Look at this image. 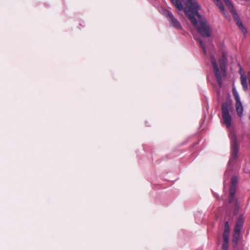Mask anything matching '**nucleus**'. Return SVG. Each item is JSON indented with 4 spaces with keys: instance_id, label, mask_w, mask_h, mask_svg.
<instances>
[{
    "instance_id": "1",
    "label": "nucleus",
    "mask_w": 250,
    "mask_h": 250,
    "mask_svg": "<svg viewBox=\"0 0 250 250\" xmlns=\"http://www.w3.org/2000/svg\"><path fill=\"white\" fill-rule=\"evenodd\" d=\"M170 0L178 10L184 9L185 14L195 29L193 33L194 39L203 49V19L198 11L200 7L198 3L195 0H186L185 6L183 8L181 1L182 0Z\"/></svg>"
},
{
    "instance_id": "2",
    "label": "nucleus",
    "mask_w": 250,
    "mask_h": 250,
    "mask_svg": "<svg viewBox=\"0 0 250 250\" xmlns=\"http://www.w3.org/2000/svg\"><path fill=\"white\" fill-rule=\"evenodd\" d=\"M211 62L213 69V72L216 80L220 87L222 85L223 81L225 80L227 78L226 69L227 66V59L223 55L222 57L219 60L220 68L217 64L214 58L211 57Z\"/></svg>"
},
{
    "instance_id": "3",
    "label": "nucleus",
    "mask_w": 250,
    "mask_h": 250,
    "mask_svg": "<svg viewBox=\"0 0 250 250\" xmlns=\"http://www.w3.org/2000/svg\"><path fill=\"white\" fill-rule=\"evenodd\" d=\"M233 110V106L229 103H224L222 106V118L223 123L228 129H230L231 125V117L229 112Z\"/></svg>"
},
{
    "instance_id": "4",
    "label": "nucleus",
    "mask_w": 250,
    "mask_h": 250,
    "mask_svg": "<svg viewBox=\"0 0 250 250\" xmlns=\"http://www.w3.org/2000/svg\"><path fill=\"white\" fill-rule=\"evenodd\" d=\"M229 136L231 142V156L235 159L238 156L239 148L238 138L235 131L232 129H230Z\"/></svg>"
},
{
    "instance_id": "5",
    "label": "nucleus",
    "mask_w": 250,
    "mask_h": 250,
    "mask_svg": "<svg viewBox=\"0 0 250 250\" xmlns=\"http://www.w3.org/2000/svg\"><path fill=\"white\" fill-rule=\"evenodd\" d=\"M229 8L230 9V11L232 14L233 19L236 21V23L239 29L243 32L244 34L246 32V29L244 27L242 22L241 21L238 15L236 13L232 3H231L230 6H228Z\"/></svg>"
},
{
    "instance_id": "6",
    "label": "nucleus",
    "mask_w": 250,
    "mask_h": 250,
    "mask_svg": "<svg viewBox=\"0 0 250 250\" xmlns=\"http://www.w3.org/2000/svg\"><path fill=\"white\" fill-rule=\"evenodd\" d=\"M165 14L171 26L177 29H181L182 28L180 22L174 17L171 12L167 10Z\"/></svg>"
},
{
    "instance_id": "7",
    "label": "nucleus",
    "mask_w": 250,
    "mask_h": 250,
    "mask_svg": "<svg viewBox=\"0 0 250 250\" xmlns=\"http://www.w3.org/2000/svg\"><path fill=\"white\" fill-rule=\"evenodd\" d=\"M214 2L216 4V5L220 9V11L222 13L223 15L226 17H228V14L227 12L225 9V7L223 5V3L221 2L220 0H214Z\"/></svg>"
},
{
    "instance_id": "8",
    "label": "nucleus",
    "mask_w": 250,
    "mask_h": 250,
    "mask_svg": "<svg viewBox=\"0 0 250 250\" xmlns=\"http://www.w3.org/2000/svg\"><path fill=\"white\" fill-rule=\"evenodd\" d=\"M211 35V30L209 25L204 21V38L209 37Z\"/></svg>"
},
{
    "instance_id": "9",
    "label": "nucleus",
    "mask_w": 250,
    "mask_h": 250,
    "mask_svg": "<svg viewBox=\"0 0 250 250\" xmlns=\"http://www.w3.org/2000/svg\"><path fill=\"white\" fill-rule=\"evenodd\" d=\"M240 234V231H237L236 230H234L233 238V242L234 243L233 247L234 248H236L237 247L239 239V236Z\"/></svg>"
},
{
    "instance_id": "10",
    "label": "nucleus",
    "mask_w": 250,
    "mask_h": 250,
    "mask_svg": "<svg viewBox=\"0 0 250 250\" xmlns=\"http://www.w3.org/2000/svg\"><path fill=\"white\" fill-rule=\"evenodd\" d=\"M243 223L244 221L242 217H240L236 222L234 230H236L237 231H240L241 229L243 226Z\"/></svg>"
},
{
    "instance_id": "11",
    "label": "nucleus",
    "mask_w": 250,
    "mask_h": 250,
    "mask_svg": "<svg viewBox=\"0 0 250 250\" xmlns=\"http://www.w3.org/2000/svg\"><path fill=\"white\" fill-rule=\"evenodd\" d=\"M236 110L237 115L239 117H241L243 115V107L241 103H236L235 104Z\"/></svg>"
},
{
    "instance_id": "12",
    "label": "nucleus",
    "mask_w": 250,
    "mask_h": 250,
    "mask_svg": "<svg viewBox=\"0 0 250 250\" xmlns=\"http://www.w3.org/2000/svg\"><path fill=\"white\" fill-rule=\"evenodd\" d=\"M241 82L244 90L248 89V84L246 80V77L245 74L241 75Z\"/></svg>"
},
{
    "instance_id": "13",
    "label": "nucleus",
    "mask_w": 250,
    "mask_h": 250,
    "mask_svg": "<svg viewBox=\"0 0 250 250\" xmlns=\"http://www.w3.org/2000/svg\"><path fill=\"white\" fill-rule=\"evenodd\" d=\"M238 182V178L236 176H233L231 182L230 189L233 188L236 191V187Z\"/></svg>"
},
{
    "instance_id": "14",
    "label": "nucleus",
    "mask_w": 250,
    "mask_h": 250,
    "mask_svg": "<svg viewBox=\"0 0 250 250\" xmlns=\"http://www.w3.org/2000/svg\"><path fill=\"white\" fill-rule=\"evenodd\" d=\"M235 190L233 188L230 190V196L229 198V202H231L234 198Z\"/></svg>"
},
{
    "instance_id": "15",
    "label": "nucleus",
    "mask_w": 250,
    "mask_h": 250,
    "mask_svg": "<svg viewBox=\"0 0 250 250\" xmlns=\"http://www.w3.org/2000/svg\"><path fill=\"white\" fill-rule=\"evenodd\" d=\"M228 242H229L224 241L222 245V250H228Z\"/></svg>"
},
{
    "instance_id": "16",
    "label": "nucleus",
    "mask_w": 250,
    "mask_h": 250,
    "mask_svg": "<svg viewBox=\"0 0 250 250\" xmlns=\"http://www.w3.org/2000/svg\"><path fill=\"white\" fill-rule=\"evenodd\" d=\"M229 234H223L224 241L229 242Z\"/></svg>"
},
{
    "instance_id": "17",
    "label": "nucleus",
    "mask_w": 250,
    "mask_h": 250,
    "mask_svg": "<svg viewBox=\"0 0 250 250\" xmlns=\"http://www.w3.org/2000/svg\"><path fill=\"white\" fill-rule=\"evenodd\" d=\"M227 6H231V1L229 0H223Z\"/></svg>"
},
{
    "instance_id": "18",
    "label": "nucleus",
    "mask_w": 250,
    "mask_h": 250,
    "mask_svg": "<svg viewBox=\"0 0 250 250\" xmlns=\"http://www.w3.org/2000/svg\"><path fill=\"white\" fill-rule=\"evenodd\" d=\"M234 97H235V101H236V103H241V101H240V97H239V95L235 96Z\"/></svg>"
},
{
    "instance_id": "19",
    "label": "nucleus",
    "mask_w": 250,
    "mask_h": 250,
    "mask_svg": "<svg viewBox=\"0 0 250 250\" xmlns=\"http://www.w3.org/2000/svg\"><path fill=\"white\" fill-rule=\"evenodd\" d=\"M229 228H225L223 234H229Z\"/></svg>"
},
{
    "instance_id": "20",
    "label": "nucleus",
    "mask_w": 250,
    "mask_h": 250,
    "mask_svg": "<svg viewBox=\"0 0 250 250\" xmlns=\"http://www.w3.org/2000/svg\"><path fill=\"white\" fill-rule=\"evenodd\" d=\"M225 228H229V223L226 222L225 224Z\"/></svg>"
},
{
    "instance_id": "21",
    "label": "nucleus",
    "mask_w": 250,
    "mask_h": 250,
    "mask_svg": "<svg viewBox=\"0 0 250 250\" xmlns=\"http://www.w3.org/2000/svg\"><path fill=\"white\" fill-rule=\"evenodd\" d=\"M233 95L234 97L236 95H238V93L236 91H233Z\"/></svg>"
},
{
    "instance_id": "22",
    "label": "nucleus",
    "mask_w": 250,
    "mask_h": 250,
    "mask_svg": "<svg viewBox=\"0 0 250 250\" xmlns=\"http://www.w3.org/2000/svg\"><path fill=\"white\" fill-rule=\"evenodd\" d=\"M234 213H235V214L236 213V210H235V211H234Z\"/></svg>"
},
{
    "instance_id": "23",
    "label": "nucleus",
    "mask_w": 250,
    "mask_h": 250,
    "mask_svg": "<svg viewBox=\"0 0 250 250\" xmlns=\"http://www.w3.org/2000/svg\"><path fill=\"white\" fill-rule=\"evenodd\" d=\"M246 1H249L250 0H246Z\"/></svg>"
}]
</instances>
